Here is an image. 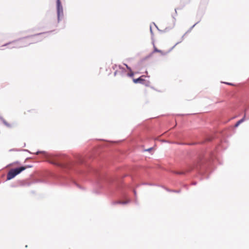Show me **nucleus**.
Returning <instances> with one entry per match:
<instances>
[{
    "instance_id": "obj_5",
    "label": "nucleus",
    "mask_w": 249,
    "mask_h": 249,
    "mask_svg": "<svg viewBox=\"0 0 249 249\" xmlns=\"http://www.w3.org/2000/svg\"><path fill=\"white\" fill-rule=\"evenodd\" d=\"M31 38L32 37H27L24 38L23 39H22V42L28 43V44H31L33 43V42H31V41H33L32 39V38Z\"/></svg>"
},
{
    "instance_id": "obj_11",
    "label": "nucleus",
    "mask_w": 249,
    "mask_h": 249,
    "mask_svg": "<svg viewBox=\"0 0 249 249\" xmlns=\"http://www.w3.org/2000/svg\"><path fill=\"white\" fill-rule=\"evenodd\" d=\"M116 74H117V72H116V71H115V72H114V75H116Z\"/></svg>"
},
{
    "instance_id": "obj_10",
    "label": "nucleus",
    "mask_w": 249,
    "mask_h": 249,
    "mask_svg": "<svg viewBox=\"0 0 249 249\" xmlns=\"http://www.w3.org/2000/svg\"><path fill=\"white\" fill-rule=\"evenodd\" d=\"M31 111H32V110H28L27 111V112H30Z\"/></svg>"
},
{
    "instance_id": "obj_9",
    "label": "nucleus",
    "mask_w": 249,
    "mask_h": 249,
    "mask_svg": "<svg viewBox=\"0 0 249 249\" xmlns=\"http://www.w3.org/2000/svg\"><path fill=\"white\" fill-rule=\"evenodd\" d=\"M151 149H152L151 148H149V149H148L147 150V151H150L151 150Z\"/></svg>"
},
{
    "instance_id": "obj_4",
    "label": "nucleus",
    "mask_w": 249,
    "mask_h": 249,
    "mask_svg": "<svg viewBox=\"0 0 249 249\" xmlns=\"http://www.w3.org/2000/svg\"><path fill=\"white\" fill-rule=\"evenodd\" d=\"M144 77V75H142L138 78L133 79V81L134 83H142V82L144 81V79L143 78V77Z\"/></svg>"
},
{
    "instance_id": "obj_1",
    "label": "nucleus",
    "mask_w": 249,
    "mask_h": 249,
    "mask_svg": "<svg viewBox=\"0 0 249 249\" xmlns=\"http://www.w3.org/2000/svg\"><path fill=\"white\" fill-rule=\"evenodd\" d=\"M31 167H32L31 165H27L10 170L7 174V179L10 180L13 178L15 176L25 170L26 168Z\"/></svg>"
},
{
    "instance_id": "obj_8",
    "label": "nucleus",
    "mask_w": 249,
    "mask_h": 249,
    "mask_svg": "<svg viewBox=\"0 0 249 249\" xmlns=\"http://www.w3.org/2000/svg\"><path fill=\"white\" fill-rule=\"evenodd\" d=\"M125 65L126 66V68H127V69L128 70H129L130 71H131V69H130V67H128L127 65H126V64H125Z\"/></svg>"
},
{
    "instance_id": "obj_12",
    "label": "nucleus",
    "mask_w": 249,
    "mask_h": 249,
    "mask_svg": "<svg viewBox=\"0 0 249 249\" xmlns=\"http://www.w3.org/2000/svg\"><path fill=\"white\" fill-rule=\"evenodd\" d=\"M52 163H53V164H57V163H55V162H52Z\"/></svg>"
},
{
    "instance_id": "obj_13",
    "label": "nucleus",
    "mask_w": 249,
    "mask_h": 249,
    "mask_svg": "<svg viewBox=\"0 0 249 249\" xmlns=\"http://www.w3.org/2000/svg\"><path fill=\"white\" fill-rule=\"evenodd\" d=\"M119 67L120 69H121V67L120 66H119Z\"/></svg>"
},
{
    "instance_id": "obj_2",
    "label": "nucleus",
    "mask_w": 249,
    "mask_h": 249,
    "mask_svg": "<svg viewBox=\"0 0 249 249\" xmlns=\"http://www.w3.org/2000/svg\"><path fill=\"white\" fill-rule=\"evenodd\" d=\"M56 5H57V16H58V19H59L60 15H63V7L61 4L60 0H56Z\"/></svg>"
},
{
    "instance_id": "obj_7",
    "label": "nucleus",
    "mask_w": 249,
    "mask_h": 249,
    "mask_svg": "<svg viewBox=\"0 0 249 249\" xmlns=\"http://www.w3.org/2000/svg\"><path fill=\"white\" fill-rule=\"evenodd\" d=\"M128 76H130V77H132L134 75V72L133 71H130V73H128L127 74Z\"/></svg>"
},
{
    "instance_id": "obj_6",
    "label": "nucleus",
    "mask_w": 249,
    "mask_h": 249,
    "mask_svg": "<svg viewBox=\"0 0 249 249\" xmlns=\"http://www.w3.org/2000/svg\"><path fill=\"white\" fill-rule=\"evenodd\" d=\"M245 116H244L243 117V118H242V119L240 120L239 121H238L236 123V124H235V127H237L239 126V125L242 123V122H244V120H245Z\"/></svg>"
},
{
    "instance_id": "obj_3",
    "label": "nucleus",
    "mask_w": 249,
    "mask_h": 249,
    "mask_svg": "<svg viewBox=\"0 0 249 249\" xmlns=\"http://www.w3.org/2000/svg\"><path fill=\"white\" fill-rule=\"evenodd\" d=\"M174 47L171 48L169 51L167 52L162 51L161 50H159L155 46H154V51L153 53H159L161 55H164L169 53L174 48Z\"/></svg>"
}]
</instances>
